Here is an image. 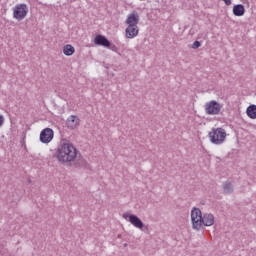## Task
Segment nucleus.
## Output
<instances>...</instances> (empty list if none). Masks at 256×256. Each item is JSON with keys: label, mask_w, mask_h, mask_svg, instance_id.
I'll use <instances>...</instances> for the list:
<instances>
[{"label": "nucleus", "mask_w": 256, "mask_h": 256, "mask_svg": "<svg viewBox=\"0 0 256 256\" xmlns=\"http://www.w3.org/2000/svg\"><path fill=\"white\" fill-rule=\"evenodd\" d=\"M56 158L60 163H72L77 159V148L69 140H62L56 150Z\"/></svg>", "instance_id": "f257e3e1"}, {"label": "nucleus", "mask_w": 256, "mask_h": 256, "mask_svg": "<svg viewBox=\"0 0 256 256\" xmlns=\"http://www.w3.org/2000/svg\"><path fill=\"white\" fill-rule=\"evenodd\" d=\"M191 221L193 229L199 231L203 225L205 227H211L215 224V216L211 213L202 214L201 209L194 208L191 212Z\"/></svg>", "instance_id": "f03ea898"}, {"label": "nucleus", "mask_w": 256, "mask_h": 256, "mask_svg": "<svg viewBox=\"0 0 256 256\" xmlns=\"http://www.w3.org/2000/svg\"><path fill=\"white\" fill-rule=\"evenodd\" d=\"M209 137L211 143H214V145H221L227 138V132H225V129L223 128H213L212 131L209 132Z\"/></svg>", "instance_id": "7ed1b4c3"}, {"label": "nucleus", "mask_w": 256, "mask_h": 256, "mask_svg": "<svg viewBox=\"0 0 256 256\" xmlns=\"http://www.w3.org/2000/svg\"><path fill=\"white\" fill-rule=\"evenodd\" d=\"M27 13H29L27 4H18L13 8V17L17 19V21H23V19L27 17Z\"/></svg>", "instance_id": "20e7f679"}, {"label": "nucleus", "mask_w": 256, "mask_h": 256, "mask_svg": "<svg viewBox=\"0 0 256 256\" xmlns=\"http://www.w3.org/2000/svg\"><path fill=\"white\" fill-rule=\"evenodd\" d=\"M221 109H223V106L215 100L205 104V112L207 115H219V113H221Z\"/></svg>", "instance_id": "39448f33"}, {"label": "nucleus", "mask_w": 256, "mask_h": 256, "mask_svg": "<svg viewBox=\"0 0 256 256\" xmlns=\"http://www.w3.org/2000/svg\"><path fill=\"white\" fill-rule=\"evenodd\" d=\"M122 217L123 219H126V221H129L131 225L137 227V229H143V227H145L143 221H141L135 214H130L129 212H126L122 215Z\"/></svg>", "instance_id": "423d86ee"}, {"label": "nucleus", "mask_w": 256, "mask_h": 256, "mask_svg": "<svg viewBox=\"0 0 256 256\" xmlns=\"http://www.w3.org/2000/svg\"><path fill=\"white\" fill-rule=\"evenodd\" d=\"M54 132L51 128H45L40 133V141L41 143H51L53 141Z\"/></svg>", "instance_id": "0eeeda50"}, {"label": "nucleus", "mask_w": 256, "mask_h": 256, "mask_svg": "<svg viewBox=\"0 0 256 256\" xmlns=\"http://www.w3.org/2000/svg\"><path fill=\"white\" fill-rule=\"evenodd\" d=\"M139 35V26L130 25L125 30L126 39H135Z\"/></svg>", "instance_id": "6e6552de"}, {"label": "nucleus", "mask_w": 256, "mask_h": 256, "mask_svg": "<svg viewBox=\"0 0 256 256\" xmlns=\"http://www.w3.org/2000/svg\"><path fill=\"white\" fill-rule=\"evenodd\" d=\"M94 43L95 45H100L102 47H111V41H109V39H107V37L98 34L96 35L95 39H94Z\"/></svg>", "instance_id": "1a4fd4ad"}, {"label": "nucleus", "mask_w": 256, "mask_h": 256, "mask_svg": "<svg viewBox=\"0 0 256 256\" xmlns=\"http://www.w3.org/2000/svg\"><path fill=\"white\" fill-rule=\"evenodd\" d=\"M125 23L128 26H131V25L137 26V25H139V13L132 12L131 14H129Z\"/></svg>", "instance_id": "9d476101"}, {"label": "nucleus", "mask_w": 256, "mask_h": 256, "mask_svg": "<svg viewBox=\"0 0 256 256\" xmlns=\"http://www.w3.org/2000/svg\"><path fill=\"white\" fill-rule=\"evenodd\" d=\"M80 120L77 116L72 115L67 119L66 125L68 129H77L79 127Z\"/></svg>", "instance_id": "9b49d317"}, {"label": "nucleus", "mask_w": 256, "mask_h": 256, "mask_svg": "<svg viewBox=\"0 0 256 256\" xmlns=\"http://www.w3.org/2000/svg\"><path fill=\"white\" fill-rule=\"evenodd\" d=\"M233 14L236 17H243V15H245V6H243V4L234 5Z\"/></svg>", "instance_id": "f8f14e48"}, {"label": "nucleus", "mask_w": 256, "mask_h": 256, "mask_svg": "<svg viewBox=\"0 0 256 256\" xmlns=\"http://www.w3.org/2000/svg\"><path fill=\"white\" fill-rule=\"evenodd\" d=\"M223 189H224L225 195H231V193H233V191H234L233 183L229 182V181H226L223 184Z\"/></svg>", "instance_id": "ddd939ff"}, {"label": "nucleus", "mask_w": 256, "mask_h": 256, "mask_svg": "<svg viewBox=\"0 0 256 256\" xmlns=\"http://www.w3.org/2000/svg\"><path fill=\"white\" fill-rule=\"evenodd\" d=\"M63 53L64 55H67V57H71L75 53V47H73L70 44H67L63 47Z\"/></svg>", "instance_id": "4468645a"}, {"label": "nucleus", "mask_w": 256, "mask_h": 256, "mask_svg": "<svg viewBox=\"0 0 256 256\" xmlns=\"http://www.w3.org/2000/svg\"><path fill=\"white\" fill-rule=\"evenodd\" d=\"M246 113L250 119H256V105H250L247 108Z\"/></svg>", "instance_id": "2eb2a0df"}, {"label": "nucleus", "mask_w": 256, "mask_h": 256, "mask_svg": "<svg viewBox=\"0 0 256 256\" xmlns=\"http://www.w3.org/2000/svg\"><path fill=\"white\" fill-rule=\"evenodd\" d=\"M201 47V42L195 41L192 45V49H199Z\"/></svg>", "instance_id": "dca6fc26"}, {"label": "nucleus", "mask_w": 256, "mask_h": 256, "mask_svg": "<svg viewBox=\"0 0 256 256\" xmlns=\"http://www.w3.org/2000/svg\"><path fill=\"white\" fill-rule=\"evenodd\" d=\"M5 123V118L3 115H0V127H3V124Z\"/></svg>", "instance_id": "f3484780"}, {"label": "nucleus", "mask_w": 256, "mask_h": 256, "mask_svg": "<svg viewBox=\"0 0 256 256\" xmlns=\"http://www.w3.org/2000/svg\"><path fill=\"white\" fill-rule=\"evenodd\" d=\"M107 49H112V51H115L117 49V46L111 44V47H106Z\"/></svg>", "instance_id": "a211bd4d"}, {"label": "nucleus", "mask_w": 256, "mask_h": 256, "mask_svg": "<svg viewBox=\"0 0 256 256\" xmlns=\"http://www.w3.org/2000/svg\"><path fill=\"white\" fill-rule=\"evenodd\" d=\"M222 1H224L225 5L227 6L231 5V0H222Z\"/></svg>", "instance_id": "6ab92c4d"}]
</instances>
